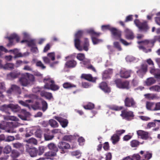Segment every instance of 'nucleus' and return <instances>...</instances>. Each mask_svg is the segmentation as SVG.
Returning a JSON list of instances; mask_svg holds the SVG:
<instances>
[{"label": "nucleus", "instance_id": "f257e3e1", "mask_svg": "<svg viewBox=\"0 0 160 160\" xmlns=\"http://www.w3.org/2000/svg\"><path fill=\"white\" fill-rule=\"evenodd\" d=\"M102 30L106 29L110 30L114 37L116 39L120 38V42L124 45L128 46L131 44V43H128L125 40L121 38V32L119 30L115 28L111 27L109 25L102 26Z\"/></svg>", "mask_w": 160, "mask_h": 160}, {"label": "nucleus", "instance_id": "f03ea898", "mask_svg": "<svg viewBox=\"0 0 160 160\" xmlns=\"http://www.w3.org/2000/svg\"><path fill=\"white\" fill-rule=\"evenodd\" d=\"M5 120H10L14 121V122H7V125L10 127V128L6 130V132L9 133H16V131L14 130L13 128L18 127L19 124L15 121H18V119L13 116H3Z\"/></svg>", "mask_w": 160, "mask_h": 160}, {"label": "nucleus", "instance_id": "7ed1b4c3", "mask_svg": "<svg viewBox=\"0 0 160 160\" xmlns=\"http://www.w3.org/2000/svg\"><path fill=\"white\" fill-rule=\"evenodd\" d=\"M43 81L45 83L44 87L46 89L56 91L59 88V87L55 84L54 81L50 78H45L44 79Z\"/></svg>", "mask_w": 160, "mask_h": 160}, {"label": "nucleus", "instance_id": "20e7f679", "mask_svg": "<svg viewBox=\"0 0 160 160\" xmlns=\"http://www.w3.org/2000/svg\"><path fill=\"white\" fill-rule=\"evenodd\" d=\"M83 34L82 31H78V32L75 34V38L74 39V44L76 48L79 51L82 50V48L80 45L81 41L79 38L82 36Z\"/></svg>", "mask_w": 160, "mask_h": 160}, {"label": "nucleus", "instance_id": "39448f33", "mask_svg": "<svg viewBox=\"0 0 160 160\" xmlns=\"http://www.w3.org/2000/svg\"><path fill=\"white\" fill-rule=\"evenodd\" d=\"M134 22L139 29L140 31H143L146 32L149 28L146 22L141 23L138 20L136 19L134 20Z\"/></svg>", "mask_w": 160, "mask_h": 160}, {"label": "nucleus", "instance_id": "423d86ee", "mask_svg": "<svg viewBox=\"0 0 160 160\" xmlns=\"http://www.w3.org/2000/svg\"><path fill=\"white\" fill-rule=\"evenodd\" d=\"M115 83L117 87L120 88H129V82L128 81L122 82L120 79H117L115 80Z\"/></svg>", "mask_w": 160, "mask_h": 160}, {"label": "nucleus", "instance_id": "0eeeda50", "mask_svg": "<svg viewBox=\"0 0 160 160\" xmlns=\"http://www.w3.org/2000/svg\"><path fill=\"white\" fill-rule=\"evenodd\" d=\"M88 32L89 33L92 34V42L94 44H96L100 42H101L102 40H99L94 37V36H99L100 33L95 32L94 30L92 29L89 30L88 31Z\"/></svg>", "mask_w": 160, "mask_h": 160}, {"label": "nucleus", "instance_id": "6e6552de", "mask_svg": "<svg viewBox=\"0 0 160 160\" xmlns=\"http://www.w3.org/2000/svg\"><path fill=\"white\" fill-rule=\"evenodd\" d=\"M125 106L127 107L136 108V103L132 98H126L124 100Z\"/></svg>", "mask_w": 160, "mask_h": 160}, {"label": "nucleus", "instance_id": "1a4fd4ad", "mask_svg": "<svg viewBox=\"0 0 160 160\" xmlns=\"http://www.w3.org/2000/svg\"><path fill=\"white\" fill-rule=\"evenodd\" d=\"M158 41L160 42V36H155L153 39L151 40H146L143 41L138 42V43L139 44L141 43H144L146 44L149 45L151 44L152 46H153L155 42Z\"/></svg>", "mask_w": 160, "mask_h": 160}, {"label": "nucleus", "instance_id": "9d476101", "mask_svg": "<svg viewBox=\"0 0 160 160\" xmlns=\"http://www.w3.org/2000/svg\"><path fill=\"white\" fill-rule=\"evenodd\" d=\"M58 147L61 149L62 153H65V150L70 148V145L68 143L64 142H59L58 144Z\"/></svg>", "mask_w": 160, "mask_h": 160}, {"label": "nucleus", "instance_id": "9b49d317", "mask_svg": "<svg viewBox=\"0 0 160 160\" xmlns=\"http://www.w3.org/2000/svg\"><path fill=\"white\" fill-rule=\"evenodd\" d=\"M26 151L28 152L31 157H35L37 156L38 154V150L34 147L29 148L27 146Z\"/></svg>", "mask_w": 160, "mask_h": 160}, {"label": "nucleus", "instance_id": "f8f14e48", "mask_svg": "<svg viewBox=\"0 0 160 160\" xmlns=\"http://www.w3.org/2000/svg\"><path fill=\"white\" fill-rule=\"evenodd\" d=\"M121 116L124 119L128 120L129 117H133L134 116L133 112L131 111H127L124 110L122 111Z\"/></svg>", "mask_w": 160, "mask_h": 160}, {"label": "nucleus", "instance_id": "ddd939ff", "mask_svg": "<svg viewBox=\"0 0 160 160\" xmlns=\"http://www.w3.org/2000/svg\"><path fill=\"white\" fill-rule=\"evenodd\" d=\"M7 38L9 41V43L7 44V46L8 47H10L13 44V39H16L17 42H18L19 41V37L15 33L11 34L10 36L8 37Z\"/></svg>", "mask_w": 160, "mask_h": 160}, {"label": "nucleus", "instance_id": "4468645a", "mask_svg": "<svg viewBox=\"0 0 160 160\" xmlns=\"http://www.w3.org/2000/svg\"><path fill=\"white\" fill-rule=\"evenodd\" d=\"M54 118L60 122L63 128H65L67 126L68 122L66 119L58 116H55Z\"/></svg>", "mask_w": 160, "mask_h": 160}, {"label": "nucleus", "instance_id": "2eb2a0df", "mask_svg": "<svg viewBox=\"0 0 160 160\" xmlns=\"http://www.w3.org/2000/svg\"><path fill=\"white\" fill-rule=\"evenodd\" d=\"M12 92H17L19 94L21 93L20 88L18 86L14 84L11 85V88L7 91V93L10 94Z\"/></svg>", "mask_w": 160, "mask_h": 160}, {"label": "nucleus", "instance_id": "dca6fc26", "mask_svg": "<svg viewBox=\"0 0 160 160\" xmlns=\"http://www.w3.org/2000/svg\"><path fill=\"white\" fill-rule=\"evenodd\" d=\"M147 70V66L146 65L143 64L141 66V68L137 71L138 75L141 78H142L145 74Z\"/></svg>", "mask_w": 160, "mask_h": 160}, {"label": "nucleus", "instance_id": "f3484780", "mask_svg": "<svg viewBox=\"0 0 160 160\" xmlns=\"http://www.w3.org/2000/svg\"><path fill=\"white\" fill-rule=\"evenodd\" d=\"M20 74V72L17 71L11 72L7 74V78L9 79H13L17 78Z\"/></svg>", "mask_w": 160, "mask_h": 160}, {"label": "nucleus", "instance_id": "a211bd4d", "mask_svg": "<svg viewBox=\"0 0 160 160\" xmlns=\"http://www.w3.org/2000/svg\"><path fill=\"white\" fill-rule=\"evenodd\" d=\"M137 133L138 135L143 139L146 140L148 138V133L147 132L139 130L137 131Z\"/></svg>", "mask_w": 160, "mask_h": 160}, {"label": "nucleus", "instance_id": "6ab92c4d", "mask_svg": "<svg viewBox=\"0 0 160 160\" xmlns=\"http://www.w3.org/2000/svg\"><path fill=\"white\" fill-rule=\"evenodd\" d=\"M125 38L128 40H132L134 38V36L132 32L128 28L125 30Z\"/></svg>", "mask_w": 160, "mask_h": 160}, {"label": "nucleus", "instance_id": "aec40b11", "mask_svg": "<svg viewBox=\"0 0 160 160\" xmlns=\"http://www.w3.org/2000/svg\"><path fill=\"white\" fill-rule=\"evenodd\" d=\"M22 75L23 74H22V77L19 78V81L21 85L25 87L29 84L30 82L27 78L26 77V76H23Z\"/></svg>", "mask_w": 160, "mask_h": 160}, {"label": "nucleus", "instance_id": "412c9836", "mask_svg": "<svg viewBox=\"0 0 160 160\" xmlns=\"http://www.w3.org/2000/svg\"><path fill=\"white\" fill-rule=\"evenodd\" d=\"M150 72L154 75L155 78L157 80H160V70L152 68L150 71Z\"/></svg>", "mask_w": 160, "mask_h": 160}, {"label": "nucleus", "instance_id": "4be33fe9", "mask_svg": "<svg viewBox=\"0 0 160 160\" xmlns=\"http://www.w3.org/2000/svg\"><path fill=\"white\" fill-rule=\"evenodd\" d=\"M131 71H127L124 69H122L120 71V75L121 78H128L130 77Z\"/></svg>", "mask_w": 160, "mask_h": 160}, {"label": "nucleus", "instance_id": "5701e85b", "mask_svg": "<svg viewBox=\"0 0 160 160\" xmlns=\"http://www.w3.org/2000/svg\"><path fill=\"white\" fill-rule=\"evenodd\" d=\"M99 88L105 92H110V88L108 87L106 83L102 82L101 83L99 86Z\"/></svg>", "mask_w": 160, "mask_h": 160}, {"label": "nucleus", "instance_id": "b1692460", "mask_svg": "<svg viewBox=\"0 0 160 160\" xmlns=\"http://www.w3.org/2000/svg\"><path fill=\"white\" fill-rule=\"evenodd\" d=\"M112 73V69H109L104 71L102 74L103 79H108L110 77V75Z\"/></svg>", "mask_w": 160, "mask_h": 160}, {"label": "nucleus", "instance_id": "393cba45", "mask_svg": "<svg viewBox=\"0 0 160 160\" xmlns=\"http://www.w3.org/2000/svg\"><path fill=\"white\" fill-rule=\"evenodd\" d=\"M76 62L73 59L68 61L65 64L66 67L68 68H74L76 66Z\"/></svg>", "mask_w": 160, "mask_h": 160}, {"label": "nucleus", "instance_id": "a878e982", "mask_svg": "<svg viewBox=\"0 0 160 160\" xmlns=\"http://www.w3.org/2000/svg\"><path fill=\"white\" fill-rule=\"evenodd\" d=\"M81 78L88 81L93 82H95V78H93L90 74H83L82 75Z\"/></svg>", "mask_w": 160, "mask_h": 160}, {"label": "nucleus", "instance_id": "bb28decb", "mask_svg": "<svg viewBox=\"0 0 160 160\" xmlns=\"http://www.w3.org/2000/svg\"><path fill=\"white\" fill-rule=\"evenodd\" d=\"M154 122H149L147 126V127L148 128H150L152 127H155L157 125L160 126V120H154Z\"/></svg>", "mask_w": 160, "mask_h": 160}, {"label": "nucleus", "instance_id": "cd10ccee", "mask_svg": "<svg viewBox=\"0 0 160 160\" xmlns=\"http://www.w3.org/2000/svg\"><path fill=\"white\" fill-rule=\"evenodd\" d=\"M10 104L8 105H4L1 107L0 110L3 112H5L7 113L10 114V113L9 111V110L10 109Z\"/></svg>", "mask_w": 160, "mask_h": 160}, {"label": "nucleus", "instance_id": "c85d7f7f", "mask_svg": "<svg viewBox=\"0 0 160 160\" xmlns=\"http://www.w3.org/2000/svg\"><path fill=\"white\" fill-rule=\"evenodd\" d=\"M155 104L154 102H147L146 104V108L148 110L155 111Z\"/></svg>", "mask_w": 160, "mask_h": 160}, {"label": "nucleus", "instance_id": "c756f323", "mask_svg": "<svg viewBox=\"0 0 160 160\" xmlns=\"http://www.w3.org/2000/svg\"><path fill=\"white\" fill-rule=\"evenodd\" d=\"M40 95L48 99H51L52 98V96L51 93L47 92L44 91H42Z\"/></svg>", "mask_w": 160, "mask_h": 160}, {"label": "nucleus", "instance_id": "7c9ffc66", "mask_svg": "<svg viewBox=\"0 0 160 160\" xmlns=\"http://www.w3.org/2000/svg\"><path fill=\"white\" fill-rule=\"evenodd\" d=\"M10 109L13 112H18L20 110V108L18 105L10 104Z\"/></svg>", "mask_w": 160, "mask_h": 160}, {"label": "nucleus", "instance_id": "2f4dec72", "mask_svg": "<svg viewBox=\"0 0 160 160\" xmlns=\"http://www.w3.org/2000/svg\"><path fill=\"white\" fill-rule=\"evenodd\" d=\"M64 88L66 89H70L73 88H75L76 86L74 84L69 82H65L62 85Z\"/></svg>", "mask_w": 160, "mask_h": 160}, {"label": "nucleus", "instance_id": "473e14b6", "mask_svg": "<svg viewBox=\"0 0 160 160\" xmlns=\"http://www.w3.org/2000/svg\"><path fill=\"white\" fill-rule=\"evenodd\" d=\"M48 148L49 149L51 150L52 152H56L58 151V148L56 145L53 143H52L49 144L48 145Z\"/></svg>", "mask_w": 160, "mask_h": 160}, {"label": "nucleus", "instance_id": "72a5a7b5", "mask_svg": "<svg viewBox=\"0 0 160 160\" xmlns=\"http://www.w3.org/2000/svg\"><path fill=\"white\" fill-rule=\"evenodd\" d=\"M25 97L28 98L30 99L26 100L25 101L28 104V103H32L33 102V99L36 98V96L33 94L29 95H26Z\"/></svg>", "mask_w": 160, "mask_h": 160}, {"label": "nucleus", "instance_id": "f704fd0d", "mask_svg": "<svg viewBox=\"0 0 160 160\" xmlns=\"http://www.w3.org/2000/svg\"><path fill=\"white\" fill-rule=\"evenodd\" d=\"M156 82L155 80L153 78H149L147 79L145 83L147 86H150L154 84Z\"/></svg>", "mask_w": 160, "mask_h": 160}, {"label": "nucleus", "instance_id": "c9c22d12", "mask_svg": "<svg viewBox=\"0 0 160 160\" xmlns=\"http://www.w3.org/2000/svg\"><path fill=\"white\" fill-rule=\"evenodd\" d=\"M22 76H26L30 82H32L34 81V77L32 74H29L28 73H23Z\"/></svg>", "mask_w": 160, "mask_h": 160}, {"label": "nucleus", "instance_id": "e433bc0d", "mask_svg": "<svg viewBox=\"0 0 160 160\" xmlns=\"http://www.w3.org/2000/svg\"><path fill=\"white\" fill-rule=\"evenodd\" d=\"M126 59L127 62H136L138 61V59L133 56H128L126 58Z\"/></svg>", "mask_w": 160, "mask_h": 160}, {"label": "nucleus", "instance_id": "4c0bfd02", "mask_svg": "<svg viewBox=\"0 0 160 160\" xmlns=\"http://www.w3.org/2000/svg\"><path fill=\"white\" fill-rule=\"evenodd\" d=\"M80 63L82 67H86L87 68V67L90 65V61L89 60L85 58Z\"/></svg>", "mask_w": 160, "mask_h": 160}, {"label": "nucleus", "instance_id": "58836bf2", "mask_svg": "<svg viewBox=\"0 0 160 160\" xmlns=\"http://www.w3.org/2000/svg\"><path fill=\"white\" fill-rule=\"evenodd\" d=\"M48 123L52 128H56L58 126V123L55 120L53 119H50Z\"/></svg>", "mask_w": 160, "mask_h": 160}, {"label": "nucleus", "instance_id": "ea45409f", "mask_svg": "<svg viewBox=\"0 0 160 160\" xmlns=\"http://www.w3.org/2000/svg\"><path fill=\"white\" fill-rule=\"evenodd\" d=\"M25 141L28 143L32 144L35 145H37L38 144L37 140L34 138H31L25 140Z\"/></svg>", "mask_w": 160, "mask_h": 160}, {"label": "nucleus", "instance_id": "a19ab883", "mask_svg": "<svg viewBox=\"0 0 160 160\" xmlns=\"http://www.w3.org/2000/svg\"><path fill=\"white\" fill-rule=\"evenodd\" d=\"M119 136L116 134H114L111 137L112 143L114 144L119 141Z\"/></svg>", "mask_w": 160, "mask_h": 160}, {"label": "nucleus", "instance_id": "79ce46f5", "mask_svg": "<svg viewBox=\"0 0 160 160\" xmlns=\"http://www.w3.org/2000/svg\"><path fill=\"white\" fill-rule=\"evenodd\" d=\"M14 65L12 63H7L3 65V68L4 69H12L14 68Z\"/></svg>", "mask_w": 160, "mask_h": 160}, {"label": "nucleus", "instance_id": "37998d69", "mask_svg": "<svg viewBox=\"0 0 160 160\" xmlns=\"http://www.w3.org/2000/svg\"><path fill=\"white\" fill-rule=\"evenodd\" d=\"M149 89L152 91L156 92H160V86L158 85H155L149 88Z\"/></svg>", "mask_w": 160, "mask_h": 160}, {"label": "nucleus", "instance_id": "c03bdc74", "mask_svg": "<svg viewBox=\"0 0 160 160\" xmlns=\"http://www.w3.org/2000/svg\"><path fill=\"white\" fill-rule=\"evenodd\" d=\"M56 155V153L55 152H52V151H49L45 154V156L46 157L45 159H48L50 157L54 156Z\"/></svg>", "mask_w": 160, "mask_h": 160}, {"label": "nucleus", "instance_id": "a18cd8bd", "mask_svg": "<svg viewBox=\"0 0 160 160\" xmlns=\"http://www.w3.org/2000/svg\"><path fill=\"white\" fill-rule=\"evenodd\" d=\"M108 107L110 109L118 111L122 109V107H118L115 105H108Z\"/></svg>", "mask_w": 160, "mask_h": 160}, {"label": "nucleus", "instance_id": "49530a36", "mask_svg": "<svg viewBox=\"0 0 160 160\" xmlns=\"http://www.w3.org/2000/svg\"><path fill=\"white\" fill-rule=\"evenodd\" d=\"M35 136L38 138H41L42 137V131L39 128L35 132Z\"/></svg>", "mask_w": 160, "mask_h": 160}, {"label": "nucleus", "instance_id": "de8ad7c7", "mask_svg": "<svg viewBox=\"0 0 160 160\" xmlns=\"http://www.w3.org/2000/svg\"><path fill=\"white\" fill-rule=\"evenodd\" d=\"M44 136L45 141L51 140L54 138V136L53 135H50L48 133L44 134Z\"/></svg>", "mask_w": 160, "mask_h": 160}, {"label": "nucleus", "instance_id": "09e8293b", "mask_svg": "<svg viewBox=\"0 0 160 160\" xmlns=\"http://www.w3.org/2000/svg\"><path fill=\"white\" fill-rule=\"evenodd\" d=\"M12 150V148L10 146L7 145L3 149V152L6 154L9 153Z\"/></svg>", "mask_w": 160, "mask_h": 160}, {"label": "nucleus", "instance_id": "8fccbe9b", "mask_svg": "<svg viewBox=\"0 0 160 160\" xmlns=\"http://www.w3.org/2000/svg\"><path fill=\"white\" fill-rule=\"evenodd\" d=\"M42 110L43 112H45L48 108V104L46 101L44 100L42 101Z\"/></svg>", "mask_w": 160, "mask_h": 160}, {"label": "nucleus", "instance_id": "3c124183", "mask_svg": "<svg viewBox=\"0 0 160 160\" xmlns=\"http://www.w3.org/2000/svg\"><path fill=\"white\" fill-rule=\"evenodd\" d=\"M94 107V104L91 103H89L87 105L83 106L84 108L86 109H92Z\"/></svg>", "mask_w": 160, "mask_h": 160}, {"label": "nucleus", "instance_id": "603ef678", "mask_svg": "<svg viewBox=\"0 0 160 160\" xmlns=\"http://www.w3.org/2000/svg\"><path fill=\"white\" fill-rule=\"evenodd\" d=\"M13 54H15L14 58H16L18 57H20L21 53L19 52V50L16 48L14 49Z\"/></svg>", "mask_w": 160, "mask_h": 160}, {"label": "nucleus", "instance_id": "864d4df0", "mask_svg": "<svg viewBox=\"0 0 160 160\" xmlns=\"http://www.w3.org/2000/svg\"><path fill=\"white\" fill-rule=\"evenodd\" d=\"M140 144L139 142L136 140H133L131 142V145L132 147H136Z\"/></svg>", "mask_w": 160, "mask_h": 160}, {"label": "nucleus", "instance_id": "5fc2aeb1", "mask_svg": "<svg viewBox=\"0 0 160 160\" xmlns=\"http://www.w3.org/2000/svg\"><path fill=\"white\" fill-rule=\"evenodd\" d=\"M36 66L37 67H39L43 69L46 68V67L40 61H38L36 62Z\"/></svg>", "mask_w": 160, "mask_h": 160}, {"label": "nucleus", "instance_id": "6e6d98bb", "mask_svg": "<svg viewBox=\"0 0 160 160\" xmlns=\"http://www.w3.org/2000/svg\"><path fill=\"white\" fill-rule=\"evenodd\" d=\"M13 147L16 148H20L22 147V144L19 142L12 143Z\"/></svg>", "mask_w": 160, "mask_h": 160}, {"label": "nucleus", "instance_id": "4d7b16f0", "mask_svg": "<svg viewBox=\"0 0 160 160\" xmlns=\"http://www.w3.org/2000/svg\"><path fill=\"white\" fill-rule=\"evenodd\" d=\"M89 45V44L88 40L87 39H85L83 47V49L86 51H88Z\"/></svg>", "mask_w": 160, "mask_h": 160}, {"label": "nucleus", "instance_id": "13d9d810", "mask_svg": "<svg viewBox=\"0 0 160 160\" xmlns=\"http://www.w3.org/2000/svg\"><path fill=\"white\" fill-rule=\"evenodd\" d=\"M77 58L80 61H82L85 59V55L82 53H79L77 54Z\"/></svg>", "mask_w": 160, "mask_h": 160}, {"label": "nucleus", "instance_id": "bf43d9fd", "mask_svg": "<svg viewBox=\"0 0 160 160\" xmlns=\"http://www.w3.org/2000/svg\"><path fill=\"white\" fill-rule=\"evenodd\" d=\"M15 138L13 136H8L5 139L6 142H10L15 140Z\"/></svg>", "mask_w": 160, "mask_h": 160}, {"label": "nucleus", "instance_id": "052dcab7", "mask_svg": "<svg viewBox=\"0 0 160 160\" xmlns=\"http://www.w3.org/2000/svg\"><path fill=\"white\" fill-rule=\"evenodd\" d=\"M48 56L51 58L52 60L53 61L55 60V55L54 52H52L48 53Z\"/></svg>", "mask_w": 160, "mask_h": 160}, {"label": "nucleus", "instance_id": "680f3d73", "mask_svg": "<svg viewBox=\"0 0 160 160\" xmlns=\"http://www.w3.org/2000/svg\"><path fill=\"white\" fill-rule=\"evenodd\" d=\"M28 44L29 47H33L35 45V41L34 40H31L28 41Z\"/></svg>", "mask_w": 160, "mask_h": 160}, {"label": "nucleus", "instance_id": "e2e57ef3", "mask_svg": "<svg viewBox=\"0 0 160 160\" xmlns=\"http://www.w3.org/2000/svg\"><path fill=\"white\" fill-rule=\"evenodd\" d=\"M72 154L73 156H78L77 158L81 156V153L78 151H73L72 152Z\"/></svg>", "mask_w": 160, "mask_h": 160}, {"label": "nucleus", "instance_id": "0e129e2a", "mask_svg": "<svg viewBox=\"0 0 160 160\" xmlns=\"http://www.w3.org/2000/svg\"><path fill=\"white\" fill-rule=\"evenodd\" d=\"M139 118L141 120L143 121H148L150 120V118L145 116H139Z\"/></svg>", "mask_w": 160, "mask_h": 160}, {"label": "nucleus", "instance_id": "69168bd1", "mask_svg": "<svg viewBox=\"0 0 160 160\" xmlns=\"http://www.w3.org/2000/svg\"><path fill=\"white\" fill-rule=\"evenodd\" d=\"M152 157V154L151 153L147 152L144 155V158L146 159H149Z\"/></svg>", "mask_w": 160, "mask_h": 160}, {"label": "nucleus", "instance_id": "338daca9", "mask_svg": "<svg viewBox=\"0 0 160 160\" xmlns=\"http://www.w3.org/2000/svg\"><path fill=\"white\" fill-rule=\"evenodd\" d=\"M44 152V148L43 147H40L39 148V151H38V155H41Z\"/></svg>", "mask_w": 160, "mask_h": 160}, {"label": "nucleus", "instance_id": "774afa93", "mask_svg": "<svg viewBox=\"0 0 160 160\" xmlns=\"http://www.w3.org/2000/svg\"><path fill=\"white\" fill-rule=\"evenodd\" d=\"M155 111L160 110V102L155 103Z\"/></svg>", "mask_w": 160, "mask_h": 160}]
</instances>
